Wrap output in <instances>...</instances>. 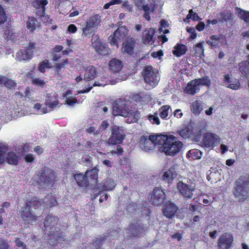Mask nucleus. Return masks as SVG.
<instances>
[{
    "mask_svg": "<svg viewBox=\"0 0 249 249\" xmlns=\"http://www.w3.org/2000/svg\"><path fill=\"white\" fill-rule=\"evenodd\" d=\"M83 161L84 162L87 166H92V158L89 156H86L85 157H83Z\"/></svg>",
    "mask_w": 249,
    "mask_h": 249,
    "instance_id": "nucleus-63",
    "label": "nucleus"
},
{
    "mask_svg": "<svg viewBox=\"0 0 249 249\" xmlns=\"http://www.w3.org/2000/svg\"><path fill=\"white\" fill-rule=\"evenodd\" d=\"M142 75L145 82L147 84L153 86H155L157 85L159 81L156 73L154 71L152 66H145L142 72Z\"/></svg>",
    "mask_w": 249,
    "mask_h": 249,
    "instance_id": "nucleus-11",
    "label": "nucleus"
},
{
    "mask_svg": "<svg viewBox=\"0 0 249 249\" xmlns=\"http://www.w3.org/2000/svg\"><path fill=\"white\" fill-rule=\"evenodd\" d=\"M239 71L245 77H249V61H243L239 63Z\"/></svg>",
    "mask_w": 249,
    "mask_h": 249,
    "instance_id": "nucleus-34",
    "label": "nucleus"
},
{
    "mask_svg": "<svg viewBox=\"0 0 249 249\" xmlns=\"http://www.w3.org/2000/svg\"><path fill=\"white\" fill-rule=\"evenodd\" d=\"M4 86L8 89H15L17 87V83L14 80L6 77Z\"/></svg>",
    "mask_w": 249,
    "mask_h": 249,
    "instance_id": "nucleus-45",
    "label": "nucleus"
},
{
    "mask_svg": "<svg viewBox=\"0 0 249 249\" xmlns=\"http://www.w3.org/2000/svg\"><path fill=\"white\" fill-rule=\"evenodd\" d=\"M15 243L18 247H22V249H27L26 245L23 242L20 240L19 238L16 239Z\"/></svg>",
    "mask_w": 249,
    "mask_h": 249,
    "instance_id": "nucleus-64",
    "label": "nucleus"
},
{
    "mask_svg": "<svg viewBox=\"0 0 249 249\" xmlns=\"http://www.w3.org/2000/svg\"><path fill=\"white\" fill-rule=\"evenodd\" d=\"M40 22L37 20L36 18L34 17H29L26 23L27 29L30 32L33 33L37 28L40 27Z\"/></svg>",
    "mask_w": 249,
    "mask_h": 249,
    "instance_id": "nucleus-27",
    "label": "nucleus"
},
{
    "mask_svg": "<svg viewBox=\"0 0 249 249\" xmlns=\"http://www.w3.org/2000/svg\"><path fill=\"white\" fill-rule=\"evenodd\" d=\"M85 24V27L82 29V35L85 36H89L92 35L95 29H93L92 27L88 26L87 24Z\"/></svg>",
    "mask_w": 249,
    "mask_h": 249,
    "instance_id": "nucleus-48",
    "label": "nucleus"
},
{
    "mask_svg": "<svg viewBox=\"0 0 249 249\" xmlns=\"http://www.w3.org/2000/svg\"><path fill=\"white\" fill-rule=\"evenodd\" d=\"M158 112L156 111L154 112V114H149L147 116V119L151 122L152 124H156L157 125H159L160 124V121L159 117L158 116Z\"/></svg>",
    "mask_w": 249,
    "mask_h": 249,
    "instance_id": "nucleus-44",
    "label": "nucleus"
},
{
    "mask_svg": "<svg viewBox=\"0 0 249 249\" xmlns=\"http://www.w3.org/2000/svg\"><path fill=\"white\" fill-rule=\"evenodd\" d=\"M139 144L143 150L147 152L152 150L154 148V144L147 139L146 136L143 135L140 137Z\"/></svg>",
    "mask_w": 249,
    "mask_h": 249,
    "instance_id": "nucleus-23",
    "label": "nucleus"
},
{
    "mask_svg": "<svg viewBox=\"0 0 249 249\" xmlns=\"http://www.w3.org/2000/svg\"><path fill=\"white\" fill-rule=\"evenodd\" d=\"M91 45L96 53L102 55L109 54V48L107 45L103 42L98 35H96L91 39Z\"/></svg>",
    "mask_w": 249,
    "mask_h": 249,
    "instance_id": "nucleus-12",
    "label": "nucleus"
},
{
    "mask_svg": "<svg viewBox=\"0 0 249 249\" xmlns=\"http://www.w3.org/2000/svg\"><path fill=\"white\" fill-rule=\"evenodd\" d=\"M58 220V217L52 214H48L44 220L42 229L49 236L48 243L51 249H56L55 247L63 238L61 233L56 230Z\"/></svg>",
    "mask_w": 249,
    "mask_h": 249,
    "instance_id": "nucleus-2",
    "label": "nucleus"
},
{
    "mask_svg": "<svg viewBox=\"0 0 249 249\" xmlns=\"http://www.w3.org/2000/svg\"><path fill=\"white\" fill-rule=\"evenodd\" d=\"M170 109H171V107L169 105L162 106L159 109L158 112L161 119L163 120L167 119Z\"/></svg>",
    "mask_w": 249,
    "mask_h": 249,
    "instance_id": "nucleus-38",
    "label": "nucleus"
},
{
    "mask_svg": "<svg viewBox=\"0 0 249 249\" xmlns=\"http://www.w3.org/2000/svg\"><path fill=\"white\" fill-rule=\"evenodd\" d=\"M202 152L197 149H192L189 150L187 154L186 157L191 158L193 160L199 159L201 158Z\"/></svg>",
    "mask_w": 249,
    "mask_h": 249,
    "instance_id": "nucleus-37",
    "label": "nucleus"
},
{
    "mask_svg": "<svg viewBox=\"0 0 249 249\" xmlns=\"http://www.w3.org/2000/svg\"><path fill=\"white\" fill-rule=\"evenodd\" d=\"M105 85V84H101V83H100L98 81H95L94 83V84H93L92 86L89 87L86 89H83V90H79L78 91V92L79 94L87 93V92H89L92 89L93 87H96V86L100 87V86H104Z\"/></svg>",
    "mask_w": 249,
    "mask_h": 249,
    "instance_id": "nucleus-52",
    "label": "nucleus"
},
{
    "mask_svg": "<svg viewBox=\"0 0 249 249\" xmlns=\"http://www.w3.org/2000/svg\"><path fill=\"white\" fill-rule=\"evenodd\" d=\"M123 152H124L123 148L120 145H118L117 146V148H116V150H113L111 151V154H117L118 156L122 155L123 154Z\"/></svg>",
    "mask_w": 249,
    "mask_h": 249,
    "instance_id": "nucleus-60",
    "label": "nucleus"
},
{
    "mask_svg": "<svg viewBox=\"0 0 249 249\" xmlns=\"http://www.w3.org/2000/svg\"><path fill=\"white\" fill-rule=\"evenodd\" d=\"M66 103L70 106H72L77 103V100L75 96L68 97L66 99Z\"/></svg>",
    "mask_w": 249,
    "mask_h": 249,
    "instance_id": "nucleus-55",
    "label": "nucleus"
},
{
    "mask_svg": "<svg viewBox=\"0 0 249 249\" xmlns=\"http://www.w3.org/2000/svg\"><path fill=\"white\" fill-rule=\"evenodd\" d=\"M6 19V12L2 5L0 4V25L4 23Z\"/></svg>",
    "mask_w": 249,
    "mask_h": 249,
    "instance_id": "nucleus-49",
    "label": "nucleus"
},
{
    "mask_svg": "<svg viewBox=\"0 0 249 249\" xmlns=\"http://www.w3.org/2000/svg\"><path fill=\"white\" fill-rule=\"evenodd\" d=\"M32 83L36 86H38L43 88L46 85V82L44 80L41 79L39 78H35L32 79Z\"/></svg>",
    "mask_w": 249,
    "mask_h": 249,
    "instance_id": "nucleus-50",
    "label": "nucleus"
},
{
    "mask_svg": "<svg viewBox=\"0 0 249 249\" xmlns=\"http://www.w3.org/2000/svg\"><path fill=\"white\" fill-rule=\"evenodd\" d=\"M101 22V16L99 14H93L87 19L85 24L96 30L100 26Z\"/></svg>",
    "mask_w": 249,
    "mask_h": 249,
    "instance_id": "nucleus-22",
    "label": "nucleus"
},
{
    "mask_svg": "<svg viewBox=\"0 0 249 249\" xmlns=\"http://www.w3.org/2000/svg\"><path fill=\"white\" fill-rule=\"evenodd\" d=\"M177 188L179 192L185 198H191L193 196V192L194 189L191 185L186 184L182 181L177 183Z\"/></svg>",
    "mask_w": 249,
    "mask_h": 249,
    "instance_id": "nucleus-17",
    "label": "nucleus"
},
{
    "mask_svg": "<svg viewBox=\"0 0 249 249\" xmlns=\"http://www.w3.org/2000/svg\"><path fill=\"white\" fill-rule=\"evenodd\" d=\"M106 237L96 238L93 240L92 244L97 248H100L102 245L103 241L106 239Z\"/></svg>",
    "mask_w": 249,
    "mask_h": 249,
    "instance_id": "nucleus-51",
    "label": "nucleus"
},
{
    "mask_svg": "<svg viewBox=\"0 0 249 249\" xmlns=\"http://www.w3.org/2000/svg\"><path fill=\"white\" fill-rule=\"evenodd\" d=\"M156 33V30L154 28H147L144 30L141 36L142 40L144 44H152L153 42L154 36Z\"/></svg>",
    "mask_w": 249,
    "mask_h": 249,
    "instance_id": "nucleus-19",
    "label": "nucleus"
},
{
    "mask_svg": "<svg viewBox=\"0 0 249 249\" xmlns=\"http://www.w3.org/2000/svg\"><path fill=\"white\" fill-rule=\"evenodd\" d=\"M125 135L122 128L117 125H114L111 128V134L107 140L109 144H117L121 143Z\"/></svg>",
    "mask_w": 249,
    "mask_h": 249,
    "instance_id": "nucleus-7",
    "label": "nucleus"
},
{
    "mask_svg": "<svg viewBox=\"0 0 249 249\" xmlns=\"http://www.w3.org/2000/svg\"><path fill=\"white\" fill-rule=\"evenodd\" d=\"M219 15L220 16V21L226 22L232 19V15L229 12H220Z\"/></svg>",
    "mask_w": 249,
    "mask_h": 249,
    "instance_id": "nucleus-46",
    "label": "nucleus"
},
{
    "mask_svg": "<svg viewBox=\"0 0 249 249\" xmlns=\"http://www.w3.org/2000/svg\"><path fill=\"white\" fill-rule=\"evenodd\" d=\"M187 50V48L185 45L181 43H177L174 46L172 50V53L174 55L179 57L185 54Z\"/></svg>",
    "mask_w": 249,
    "mask_h": 249,
    "instance_id": "nucleus-28",
    "label": "nucleus"
},
{
    "mask_svg": "<svg viewBox=\"0 0 249 249\" xmlns=\"http://www.w3.org/2000/svg\"><path fill=\"white\" fill-rule=\"evenodd\" d=\"M24 159L26 163H32L35 160V158L32 153H28L25 155Z\"/></svg>",
    "mask_w": 249,
    "mask_h": 249,
    "instance_id": "nucleus-56",
    "label": "nucleus"
},
{
    "mask_svg": "<svg viewBox=\"0 0 249 249\" xmlns=\"http://www.w3.org/2000/svg\"><path fill=\"white\" fill-rule=\"evenodd\" d=\"M199 90L200 89L197 84L195 83V81L192 80L187 84V86L184 89V91L187 94L194 95L196 93L198 92Z\"/></svg>",
    "mask_w": 249,
    "mask_h": 249,
    "instance_id": "nucleus-32",
    "label": "nucleus"
},
{
    "mask_svg": "<svg viewBox=\"0 0 249 249\" xmlns=\"http://www.w3.org/2000/svg\"><path fill=\"white\" fill-rule=\"evenodd\" d=\"M234 196L240 201H245L249 197V175L240 176L235 181L233 192Z\"/></svg>",
    "mask_w": 249,
    "mask_h": 249,
    "instance_id": "nucleus-5",
    "label": "nucleus"
},
{
    "mask_svg": "<svg viewBox=\"0 0 249 249\" xmlns=\"http://www.w3.org/2000/svg\"><path fill=\"white\" fill-rule=\"evenodd\" d=\"M98 169L96 167H94L90 170H87L85 173L89 180V183H96L98 180Z\"/></svg>",
    "mask_w": 249,
    "mask_h": 249,
    "instance_id": "nucleus-30",
    "label": "nucleus"
},
{
    "mask_svg": "<svg viewBox=\"0 0 249 249\" xmlns=\"http://www.w3.org/2000/svg\"><path fill=\"white\" fill-rule=\"evenodd\" d=\"M34 108L36 110H40V111L43 114H45L48 112L50 110H48L47 107H42V105L40 103H37L34 104Z\"/></svg>",
    "mask_w": 249,
    "mask_h": 249,
    "instance_id": "nucleus-53",
    "label": "nucleus"
},
{
    "mask_svg": "<svg viewBox=\"0 0 249 249\" xmlns=\"http://www.w3.org/2000/svg\"><path fill=\"white\" fill-rule=\"evenodd\" d=\"M115 186L114 180L111 178L104 180L102 184V188L106 191H111Z\"/></svg>",
    "mask_w": 249,
    "mask_h": 249,
    "instance_id": "nucleus-39",
    "label": "nucleus"
},
{
    "mask_svg": "<svg viewBox=\"0 0 249 249\" xmlns=\"http://www.w3.org/2000/svg\"><path fill=\"white\" fill-rule=\"evenodd\" d=\"M6 160L8 164L13 165H17L18 164L20 160V157L15 152L11 151L8 152Z\"/></svg>",
    "mask_w": 249,
    "mask_h": 249,
    "instance_id": "nucleus-31",
    "label": "nucleus"
},
{
    "mask_svg": "<svg viewBox=\"0 0 249 249\" xmlns=\"http://www.w3.org/2000/svg\"><path fill=\"white\" fill-rule=\"evenodd\" d=\"M73 177L79 186L87 187L89 185V180L86 173L85 174L82 173L75 174Z\"/></svg>",
    "mask_w": 249,
    "mask_h": 249,
    "instance_id": "nucleus-26",
    "label": "nucleus"
},
{
    "mask_svg": "<svg viewBox=\"0 0 249 249\" xmlns=\"http://www.w3.org/2000/svg\"><path fill=\"white\" fill-rule=\"evenodd\" d=\"M222 43L225 42L226 43V38L223 35H213L210 37V39L207 41V44L210 45L213 49H214L218 47L219 43Z\"/></svg>",
    "mask_w": 249,
    "mask_h": 249,
    "instance_id": "nucleus-18",
    "label": "nucleus"
},
{
    "mask_svg": "<svg viewBox=\"0 0 249 249\" xmlns=\"http://www.w3.org/2000/svg\"><path fill=\"white\" fill-rule=\"evenodd\" d=\"M191 109L194 114L199 115L202 110V106L200 102L197 100L193 102L191 106Z\"/></svg>",
    "mask_w": 249,
    "mask_h": 249,
    "instance_id": "nucleus-36",
    "label": "nucleus"
},
{
    "mask_svg": "<svg viewBox=\"0 0 249 249\" xmlns=\"http://www.w3.org/2000/svg\"><path fill=\"white\" fill-rule=\"evenodd\" d=\"M128 33L127 28L124 26L119 27L114 33L108 37V41L111 45L118 46L119 42H121L126 36Z\"/></svg>",
    "mask_w": 249,
    "mask_h": 249,
    "instance_id": "nucleus-9",
    "label": "nucleus"
},
{
    "mask_svg": "<svg viewBox=\"0 0 249 249\" xmlns=\"http://www.w3.org/2000/svg\"><path fill=\"white\" fill-rule=\"evenodd\" d=\"M16 59L19 61H30L34 56L33 51L20 49L16 54Z\"/></svg>",
    "mask_w": 249,
    "mask_h": 249,
    "instance_id": "nucleus-20",
    "label": "nucleus"
},
{
    "mask_svg": "<svg viewBox=\"0 0 249 249\" xmlns=\"http://www.w3.org/2000/svg\"><path fill=\"white\" fill-rule=\"evenodd\" d=\"M55 172L52 169L43 167L36 172V181L41 187H46L53 185L56 180Z\"/></svg>",
    "mask_w": 249,
    "mask_h": 249,
    "instance_id": "nucleus-4",
    "label": "nucleus"
},
{
    "mask_svg": "<svg viewBox=\"0 0 249 249\" xmlns=\"http://www.w3.org/2000/svg\"><path fill=\"white\" fill-rule=\"evenodd\" d=\"M123 67V62L114 58L110 60L109 64V70L114 73L119 72Z\"/></svg>",
    "mask_w": 249,
    "mask_h": 249,
    "instance_id": "nucleus-25",
    "label": "nucleus"
},
{
    "mask_svg": "<svg viewBox=\"0 0 249 249\" xmlns=\"http://www.w3.org/2000/svg\"><path fill=\"white\" fill-rule=\"evenodd\" d=\"M132 99L137 103H142L144 102V97L140 93L134 94L132 97Z\"/></svg>",
    "mask_w": 249,
    "mask_h": 249,
    "instance_id": "nucleus-54",
    "label": "nucleus"
},
{
    "mask_svg": "<svg viewBox=\"0 0 249 249\" xmlns=\"http://www.w3.org/2000/svg\"><path fill=\"white\" fill-rule=\"evenodd\" d=\"M177 174L174 167H170L167 171L165 172L162 176L163 180L168 183L172 181L173 179L176 177Z\"/></svg>",
    "mask_w": 249,
    "mask_h": 249,
    "instance_id": "nucleus-33",
    "label": "nucleus"
},
{
    "mask_svg": "<svg viewBox=\"0 0 249 249\" xmlns=\"http://www.w3.org/2000/svg\"><path fill=\"white\" fill-rule=\"evenodd\" d=\"M58 202L55 197L48 195L40 200L34 196H30L25 200V204L21 209V216L25 224H31L35 222L38 216L36 211L40 209L41 206L46 208L57 205Z\"/></svg>",
    "mask_w": 249,
    "mask_h": 249,
    "instance_id": "nucleus-1",
    "label": "nucleus"
},
{
    "mask_svg": "<svg viewBox=\"0 0 249 249\" xmlns=\"http://www.w3.org/2000/svg\"><path fill=\"white\" fill-rule=\"evenodd\" d=\"M58 104L59 100L56 96L52 95L50 93H47L45 105L46 107H48L51 109L50 110H53L54 108L57 107Z\"/></svg>",
    "mask_w": 249,
    "mask_h": 249,
    "instance_id": "nucleus-24",
    "label": "nucleus"
},
{
    "mask_svg": "<svg viewBox=\"0 0 249 249\" xmlns=\"http://www.w3.org/2000/svg\"><path fill=\"white\" fill-rule=\"evenodd\" d=\"M69 64V61L68 58H66L63 60L61 63H55L54 65V70L57 72V73H59L61 72L62 69H64L66 68V66Z\"/></svg>",
    "mask_w": 249,
    "mask_h": 249,
    "instance_id": "nucleus-43",
    "label": "nucleus"
},
{
    "mask_svg": "<svg viewBox=\"0 0 249 249\" xmlns=\"http://www.w3.org/2000/svg\"><path fill=\"white\" fill-rule=\"evenodd\" d=\"M235 10L238 12L239 18L249 25V11L244 10L239 7H236Z\"/></svg>",
    "mask_w": 249,
    "mask_h": 249,
    "instance_id": "nucleus-35",
    "label": "nucleus"
},
{
    "mask_svg": "<svg viewBox=\"0 0 249 249\" xmlns=\"http://www.w3.org/2000/svg\"><path fill=\"white\" fill-rule=\"evenodd\" d=\"M194 81H195V83H196L198 86L202 85L209 87L211 85V81L208 76H205L198 79H195L194 80Z\"/></svg>",
    "mask_w": 249,
    "mask_h": 249,
    "instance_id": "nucleus-40",
    "label": "nucleus"
},
{
    "mask_svg": "<svg viewBox=\"0 0 249 249\" xmlns=\"http://www.w3.org/2000/svg\"><path fill=\"white\" fill-rule=\"evenodd\" d=\"M178 132L179 136L184 139L189 138L191 134V131L188 127L178 131Z\"/></svg>",
    "mask_w": 249,
    "mask_h": 249,
    "instance_id": "nucleus-47",
    "label": "nucleus"
},
{
    "mask_svg": "<svg viewBox=\"0 0 249 249\" xmlns=\"http://www.w3.org/2000/svg\"><path fill=\"white\" fill-rule=\"evenodd\" d=\"M178 207L173 202L168 201L163 210V214L168 218H171L176 213Z\"/></svg>",
    "mask_w": 249,
    "mask_h": 249,
    "instance_id": "nucleus-21",
    "label": "nucleus"
},
{
    "mask_svg": "<svg viewBox=\"0 0 249 249\" xmlns=\"http://www.w3.org/2000/svg\"><path fill=\"white\" fill-rule=\"evenodd\" d=\"M136 44L135 38L127 37L122 44V52L124 54L132 55L134 53V49Z\"/></svg>",
    "mask_w": 249,
    "mask_h": 249,
    "instance_id": "nucleus-15",
    "label": "nucleus"
},
{
    "mask_svg": "<svg viewBox=\"0 0 249 249\" xmlns=\"http://www.w3.org/2000/svg\"><path fill=\"white\" fill-rule=\"evenodd\" d=\"M77 27L73 24H70L67 28V32L69 33H75L77 32Z\"/></svg>",
    "mask_w": 249,
    "mask_h": 249,
    "instance_id": "nucleus-62",
    "label": "nucleus"
},
{
    "mask_svg": "<svg viewBox=\"0 0 249 249\" xmlns=\"http://www.w3.org/2000/svg\"><path fill=\"white\" fill-rule=\"evenodd\" d=\"M194 139L196 142H199L200 146L205 149H212L220 142L219 137L215 133L212 132L204 133L201 141H199V136L197 135Z\"/></svg>",
    "mask_w": 249,
    "mask_h": 249,
    "instance_id": "nucleus-6",
    "label": "nucleus"
},
{
    "mask_svg": "<svg viewBox=\"0 0 249 249\" xmlns=\"http://www.w3.org/2000/svg\"><path fill=\"white\" fill-rule=\"evenodd\" d=\"M8 149V146L6 144L3 143H0V164H2L4 162L6 153Z\"/></svg>",
    "mask_w": 249,
    "mask_h": 249,
    "instance_id": "nucleus-41",
    "label": "nucleus"
},
{
    "mask_svg": "<svg viewBox=\"0 0 249 249\" xmlns=\"http://www.w3.org/2000/svg\"><path fill=\"white\" fill-rule=\"evenodd\" d=\"M182 142L179 141L176 136L171 135L166 136V139L160 147V150L166 156H175L182 149Z\"/></svg>",
    "mask_w": 249,
    "mask_h": 249,
    "instance_id": "nucleus-3",
    "label": "nucleus"
},
{
    "mask_svg": "<svg viewBox=\"0 0 249 249\" xmlns=\"http://www.w3.org/2000/svg\"><path fill=\"white\" fill-rule=\"evenodd\" d=\"M130 111L124 100L119 99L114 101L112 105V114L115 116L127 117Z\"/></svg>",
    "mask_w": 249,
    "mask_h": 249,
    "instance_id": "nucleus-8",
    "label": "nucleus"
},
{
    "mask_svg": "<svg viewBox=\"0 0 249 249\" xmlns=\"http://www.w3.org/2000/svg\"><path fill=\"white\" fill-rule=\"evenodd\" d=\"M160 138V136H156L155 135H150L148 137L147 136V139L152 142V143L154 144V145L156 143H158L157 141H160L159 138Z\"/></svg>",
    "mask_w": 249,
    "mask_h": 249,
    "instance_id": "nucleus-58",
    "label": "nucleus"
},
{
    "mask_svg": "<svg viewBox=\"0 0 249 249\" xmlns=\"http://www.w3.org/2000/svg\"><path fill=\"white\" fill-rule=\"evenodd\" d=\"M166 199L165 190L160 187H155L150 196V200L154 206H160L164 204Z\"/></svg>",
    "mask_w": 249,
    "mask_h": 249,
    "instance_id": "nucleus-13",
    "label": "nucleus"
},
{
    "mask_svg": "<svg viewBox=\"0 0 249 249\" xmlns=\"http://www.w3.org/2000/svg\"><path fill=\"white\" fill-rule=\"evenodd\" d=\"M127 230L130 236L134 238L140 236L146 231L145 228L137 221L130 223Z\"/></svg>",
    "mask_w": 249,
    "mask_h": 249,
    "instance_id": "nucleus-14",
    "label": "nucleus"
},
{
    "mask_svg": "<svg viewBox=\"0 0 249 249\" xmlns=\"http://www.w3.org/2000/svg\"><path fill=\"white\" fill-rule=\"evenodd\" d=\"M97 73V69L93 66H90L85 71L84 80L86 81H90L95 77Z\"/></svg>",
    "mask_w": 249,
    "mask_h": 249,
    "instance_id": "nucleus-29",
    "label": "nucleus"
},
{
    "mask_svg": "<svg viewBox=\"0 0 249 249\" xmlns=\"http://www.w3.org/2000/svg\"><path fill=\"white\" fill-rule=\"evenodd\" d=\"M233 236L230 232H224L218 238L217 244L218 249H231L233 244Z\"/></svg>",
    "mask_w": 249,
    "mask_h": 249,
    "instance_id": "nucleus-10",
    "label": "nucleus"
},
{
    "mask_svg": "<svg viewBox=\"0 0 249 249\" xmlns=\"http://www.w3.org/2000/svg\"><path fill=\"white\" fill-rule=\"evenodd\" d=\"M48 4L47 0H33V6L36 9V13L39 18H42L46 12L45 6Z\"/></svg>",
    "mask_w": 249,
    "mask_h": 249,
    "instance_id": "nucleus-16",
    "label": "nucleus"
},
{
    "mask_svg": "<svg viewBox=\"0 0 249 249\" xmlns=\"http://www.w3.org/2000/svg\"><path fill=\"white\" fill-rule=\"evenodd\" d=\"M52 66L48 59H45L40 62L38 65V70L39 72L44 73L46 71V69L51 68Z\"/></svg>",
    "mask_w": 249,
    "mask_h": 249,
    "instance_id": "nucleus-42",
    "label": "nucleus"
},
{
    "mask_svg": "<svg viewBox=\"0 0 249 249\" xmlns=\"http://www.w3.org/2000/svg\"><path fill=\"white\" fill-rule=\"evenodd\" d=\"M187 31L191 34L190 38L194 39L197 36V34L196 32L195 29L193 27H187L186 29Z\"/></svg>",
    "mask_w": 249,
    "mask_h": 249,
    "instance_id": "nucleus-57",
    "label": "nucleus"
},
{
    "mask_svg": "<svg viewBox=\"0 0 249 249\" xmlns=\"http://www.w3.org/2000/svg\"><path fill=\"white\" fill-rule=\"evenodd\" d=\"M98 195H100L99 202L101 203L103 202L104 200H107L108 197V194L107 193H104L103 191H99Z\"/></svg>",
    "mask_w": 249,
    "mask_h": 249,
    "instance_id": "nucleus-59",
    "label": "nucleus"
},
{
    "mask_svg": "<svg viewBox=\"0 0 249 249\" xmlns=\"http://www.w3.org/2000/svg\"><path fill=\"white\" fill-rule=\"evenodd\" d=\"M10 246L7 240L2 239L0 241V249H9Z\"/></svg>",
    "mask_w": 249,
    "mask_h": 249,
    "instance_id": "nucleus-61",
    "label": "nucleus"
}]
</instances>
